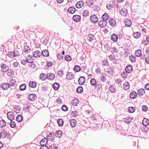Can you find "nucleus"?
<instances>
[{
    "label": "nucleus",
    "instance_id": "1",
    "mask_svg": "<svg viewBox=\"0 0 149 149\" xmlns=\"http://www.w3.org/2000/svg\"><path fill=\"white\" fill-rule=\"evenodd\" d=\"M9 85L11 89H14L16 88L17 86V82L16 81L13 79H11L9 81Z\"/></svg>",
    "mask_w": 149,
    "mask_h": 149
},
{
    "label": "nucleus",
    "instance_id": "2",
    "mask_svg": "<svg viewBox=\"0 0 149 149\" xmlns=\"http://www.w3.org/2000/svg\"><path fill=\"white\" fill-rule=\"evenodd\" d=\"M7 117L8 119L10 121H12L14 118V114L12 111H9L7 113Z\"/></svg>",
    "mask_w": 149,
    "mask_h": 149
},
{
    "label": "nucleus",
    "instance_id": "3",
    "mask_svg": "<svg viewBox=\"0 0 149 149\" xmlns=\"http://www.w3.org/2000/svg\"><path fill=\"white\" fill-rule=\"evenodd\" d=\"M90 20L93 23H96L98 20L97 17L95 15H93L90 17Z\"/></svg>",
    "mask_w": 149,
    "mask_h": 149
},
{
    "label": "nucleus",
    "instance_id": "4",
    "mask_svg": "<svg viewBox=\"0 0 149 149\" xmlns=\"http://www.w3.org/2000/svg\"><path fill=\"white\" fill-rule=\"evenodd\" d=\"M114 69V67L109 66V67L107 69L106 72L109 74H112L113 73Z\"/></svg>",
    "mask_w": 149,
    "mask_h": 149
},
{
    "label": "nucleus",
    "instance_id": "5",
    "mask_svg": "<svg viewBox=\"0 0 149 149\" xmlns=\"http://www.w3.org/2000/svg\"><path fill=\"white\" fill-rule=\"evenodd\" d=\"M36 98L37 96L36 95L33 93L29 94L28 97V98L31 101H34Z\"/></svg>",
    "mask_w": 149,
    "mask_h": 149
},
{
    "label": "nucleus",
    "instance_id": "6",
    "mask_svg": "<svg viewBox=\"0 0 149 149\" xmlns=\"http://www.w3.org/2000/svg\"><path fill=\"white\" fill-rule=\"evenodd\" d=\"M9 87V86L8 83H4L1 85L0 87L3 90H7Z\"/></svg>",
    "mask_w": 149,
    "mask_h": 149
},
{
    "label": "nucleus",
    "instance_id": "7",
    "mask_svg": "<svg viewBox=\"0 0 149 149\" xmlns=\"http://www.w3.org/2000/svg\"><path fill=\"white\" fill-rule=\"evenodd\" d=\"M125 70L126 72L128 73H130L132 70V66L130 65H128L126 66Z\"/></svg>",
    "mask_w": 149,
    "mask_h": 149
},
{
    "label": "nucleus",
    "instance_id": "8",
    "mask_svg": "<svg viewBox=\"0 0 149 149\" xmlns=\"http://www.w3.org/2000/svg\"><path fill=\"white\" fill-rule=\"evenodd\" d=\"M120 13L123 16H126L127 15V11L125 8H123L120 11Z\"/></svg>",
    "mask_w": 149,
    "mask_h": 149
},
{
    "label": "nucleus",
    "instance_id": "9",
    "mask_svg": "<svg viewBox=\"0 0 149 149\" xmlns=\"http://www.w3.org/2000/svg\"><path fill=\"white\" fill-rule=\"evenodd\" d=\"M85 81V78L84 77H79L78 79V82L80 85L83 84Z\"/></svg>",
    "mask_w": 149,
    "mask_h": 149
},
{
    "label": "nucleus",
    "instance_id": "10",
    "mask_svg": "<svg viewBox=\"0 0 149 149\" xmlns=\"http://www.w3.org/2000/svg\"><path fill=\"white\" fill-rule=\"evenodd\" d=\"M47 142V139L45 138H44L41 140L40 142V144L41 146H47L46 144Z\"/></svg>",
    "mask_w": 149,
    "mask_h": 149
},
{
    "label": "nucleus",
    "instance_id": "11",
    "mask_svg": "<svg viewBox=\"0 0 149 149\" xmlns=\"http://www.w3.org/2000/svg\"><path fill=\"white\" fill-rule=\"evenodd\" d=\"M1 130H3L1 132V136H2L3 138H5L7 134V132L5 131L4 129L3 130V128H0Z\"/></svg>",
    "mask_w": 149,
    "mask_h": 149
},
{
    "label": "nucleus",
    "instance_id": "12",
    "mask_svg": "<svg viewBox=\"0 0 149 149\" xmlns=\"http://www.w3.org/2000/svg\"><path fill=\"white\" fill-rule=\"evenodd\" d=\"M70 125L72 127H74L76 126L77 122L74 119H71L70 120Z\"/></svg>",
    "mask_w": 149,
    "mask_h": 149
},
{
    "label": "nucleus",
    "instance_id": "13",
    "mask_svg": "<svg viewBox=\"0 0 149 149\" xmlns=\"http://www.w3.org/2000/svg\"><path fill=\"white\" fill-rule=\"evenodd\" d=\"M84 6V3L82 1L78 2L76 4V7L78 8H81Z\"/></svg>",
    "mask_w": 149,
    "mask_h": 149
},
{
    "label": "nucleus",
    "instance_id": "14",
    "mask_svg": "<svg viewBox=\"0 0 149 149\" xmlns=\"http://www.w3.org/2000/svg\"><path fill=\"white\" fill-rule=\"evenodd\" d=\"M54 135L53 133H50L47 136V139L49 141H52L54 139Z\"/></svg>",
    "mask_w": 149,
    "mask_h": 149
},
{
    "label": "nucleus",
    "instance_id": "15",
    "mask_svg": "<svg viewBox=\"0 0 149 149\" xmlns=\"http://www.w3.org/2000/svg\"><path fill=\"white\" fill-rule=\"evenodd\" d=\"M1 71L3 72H6L8 69V67L4 64H2L1 66Z\"/></svg>",
    "mask_w": 149,
    "mask_h": 149
},
{
    "label": "nucleus",
    "instance_id": "16",
    "mask_svg": "<svg viewBox=\"0 0 149 149\" xmlns=\"http://www.w3.org/2000/svg\"><path fill=\"white\" fill-rule=\"evenodd\" d=\"M40 78L42 80H45L47 78V75L44 73H41L40 75Z\"/></svg>",
    "mask_w": 149,
    "mask_h": 149
},
{
    "label": "nucleus",
    "instance_id": "17",
    "mask_svg": "<svg viewBox=\"0 0 149 149\" xmlns=\"http://www.w3.org/2000/svg\"><path fill=\"white\" fill-rule=\"evenodd\" d=\"M47 79L50 80L54 79L55 77V75L54 74L52 73H50L47 74Z\"/></svg>",
    "mask_w": 149,
    "mask_h": 149
},
{
    "label": "nucleus",
    "instance_id": "18",
    "mask_svg": "<svg viewBox=\"0 0 149 149\" xmlns=\"http://www.w3.org/2000/svg\"><path fill=\"white\" fill-rule=\"evenodd\" d=\"M75 8L73 6L70 7L68 10V11L70 14H73L75 12Z\"/></svg>",
    "mask_w": 149,
    "mask_h": 149
},
{
    "label": "nucleus",
    "instance_id": "19",
    "mask_svg": "<svg viewBox=\"0 0 149 149\" xmlns=\"http://www.w3.org/2000/svg\"><path fill=\"white\" fill-rule=\"evenodd\" d=\"M73 19L75 22H79L81 19L80 16L78 15H74L73 17Z\"/></svg>",
    "mask_w": 149,
    "mask_h": 149
},
{
    "label": "nucleus",
    "instance_id": "20",
    "mask_svg": "<svg viewBox=\"0 0 149 149\" xmlns=\"http://www.w3.org/2000/svg\"><path fill=\"white\" fill-rule=\"evenodd\" d=\"M73 77V74L72 73L70 72H68L67 73L66 75V78L67 79L69 80H70L72 79Z\"/></svg>",
    "mask_w": 149,
    "mask_h": 149
},
{
    "label": "nucleus",
    "instance_id": "21",
    "mask_svg": "<svg viewBox=\"0 0 149 149\" xmlns=\"http://www.w3.org/2000/svg\"><path fill=\"white\" fill-rule=\"evenodd\" d=\"M102 20L106 22L108 20L109 18V17L108 14L106 13H104V14L102 15Z\"/></svg>",
    "mask_w": 149,
    "mask_h": 149
},
{
    "label": "nucleus",
    "instance_id": "22",
    "mask_svg": "<svg viewBox=\"0 0 149 149\" xmlns=\"http://www.w3.org/2000/svg\"><path fill=\"white\" fill-rule=\"evenodd\" d=\"M118 39V36L116 34H113L111 36V39L114 42H116Z\"/></svg>",
    "mask_w": 149,
    "mask_h": 149
},
{
    "label": "nucleus",
    "instance_id": "23",
    "mask_svg": "<svg viewBox=\"0 0 149 149\" xmlns=\"http://www.w3.org/2000/svg\"><path fill=\"white\" fill-rule=\"evenodd\" d=\"M29 86L30 87L34 88L36 87L37 84L35 81H31L29 82Z\"/></svg>",
    "mask_w": 149,
    "mask_h": 149
},
{
    "label": "nucleus",
    "instance_id": "24",
    "mask_svg": "<svg viewBox=\"0 0 149 149\" xmlns=\"http://www.w3.org/2000/svg\"><path fill=\"white\" fill-rule=\"evenodd\" d=\"M125 23L126 26L129 27L131 26L132 22L130 19H126L125 21Z\"/></svg>",
    "mask_w": 149,
    "mask_h": 149
},
{
    "label": "nucleus",
    "instance_id": "25",
    "mask_svg": "<svg viewBox=\"0 0 149 149\" xmlns=\"http://www.w3.org/2000/svg\"><path fill=\"white\" fill-rule=\"evenodd\" d=\"M137 96V93L135 91L132 92L130 94V97L131 99H134L136 98Z\"/></svg>",
    "mask_w": 149,
    "mask_h": 149
},
{
    "label": "nucleus",
    "instance_id": "26",
    "mask_svg": "<svg viewBox=\"0 0 149 149\" xmlns=\"http://www.w3.org/2000/svg\"><path fill=\"white\" fill-rule=\"evenodd\" d=\"M143 124L145 126H147L149 124V120L147 118L143 119L142 121Z\"/></svg>",
    "mask_w": 149,
    "mask_h": 149
},
{
    "label": "nucleus",
    "instance_id": "27",
    "mask_svg": "<svg viewBox=\"0 0 149 149\" xmlns=\"http://www.w3.org/2000/svg\"><path fill=\"white\" fill-rule=\"evenodd\" d=\"M86 3L87 6L91 7L93 5V0H86Z\"/></svg>",
    "mask_w": 149,
    "mask_h": 149
},
{
    "label": "nucleus",
    "instance_id": "28",
    "mask_svg": "<svg viewBox=\"0 0 149 149\" xmlns=\"http://www.w3.org/2000/svg\"><path fill=\"white\" fill-rule=\"evenodd\" d=\"M107 24V22L102 20V21H100L99 22V25L101 28H103Z\"/></svg>",
    "mask_w": 149,
    "mask_h": 149
},
{
    "label": "nucleus",
    "instance_id": "29",
    "mask_svg": "<svg viewBox=\"0 0 149 149\" xmlns=\"http://www.w3.org/2000/svg\"><path fill=\"white\" fill-rule=\"evenodd\" d=\"M33 56L35 57H38L41 56V53L38 51H36L33 53Z\"/></svg>",
    "mask_w": 149,
    "mask_h": 149
},
{
    "label": "nucleus",
    "instance_id": "30",
    "mask_svg": "<svg viewBox=\"0 0 149 149\" xmlns=\"http://www.w3.org/2000/svg\"><path fill=\"white\" fill-rule=\"evenodd\" d=\"M141 33L139 32L134 33L133 35L134 37L136 38H139L141 36Z\"/></svg>",
    "mask_w": 149,
    "mask_h": 149
},
{
    "label": "nucleus",
    "instance_id": "31",
    "mask_svg": "<svg viewBox=\"0 0 149 149\" xmlns=\"http://www.w3.org/2000/svg\"><path fill=\"white\" fill-rule=\"evenodd\" d=\"M30 49L29 47L27 45L24 46V53L26 54L28 53L29 52H30Z\"/></svg>",
    "mask_w": 149,
    "mask_h": 149
},
{
    "label": "nucleus",
    "instance_id": "32",
    "mask_svg": "<svg viewBox=\"0 0 149 149\" xmlns=\"http://www.w3.org/2000/svg\"><path fill=\"white\" fill-rule=\"evenodd\" d=\"M62 132L61 131L58 130L57 131L55 134V136L58 137L60 138L62 136Z\"/></svg>",
    "mask_w": 149,
    "mask_h": 149
},
{
    "label": "nucleus",
    "instance_id": "33",
    "mask_svg": "<svg viewBox=\"0 0 149 149\" xmlns=\"http://www.w3.org/2000/svg\"><path fill=\"white\" fill-rule=\"evenodd\" d=\"M57 122L58 125L60 126H62L64 124L63 120L61 118H59L57 120Z\"/></svg>",
    "mask_w": 149,
    "mask_h": 149
},
{
    "label": "nucleus",
    "instance_id": "34",
    "mask_svg": "<svg viewBox=\"0 0 149 149\" xmlns=\"http://www.w3.org/2000/svg\"><path fill=\"white\" fill-rule=\"evenodd\" d=\"M123 86L124 89L127 90L129 88L130 85L128 82H126L124 84Z\"/></svg>",
    "mask_w": 149,
    "mask_h": 149
},
{
    "label": "nucleus",
    "instance_id": "35",
    "mask_svg": "<svg viewBox=\"0 0 149 149\" xmlns=\"http://www.w3.org/2000/svg\"><path fill=\"white\" fill-rule=\"evenodd\" d=\"M42 54L45 56H47L49 55V53L47 50H43L41 53Z\"/></svg>",
    "mask_w": 149,
    "mask_h": 149
},
{
    "label": "nucleus",
    "instance_id": "36",
    "mask_svg": "<svg viewBox=\"0 0 149 149\" xmlns=\"http://www.w3.org/2000/svg\"><path fill=\"white\" fill-rule=\"evenodd\" d=\"M132 118L130 117H127L125 118V121L127 123H130L132 120Z\"/></svg>",
    "mask_w": 149,
    "mask_h": 149
},
{
    "label": "nucleus",
    "instance_id": "37",
    "mask_svg": "<svg viewBox=\"0 0 149 149\" xmlns=\"http://www.w3.org/2000/svg\"><path fill=\"white\" fill-rule=\"evenodd\" d=\"M59 84L58 83H54L53 85V88L55 90H58L59 87Z\"/></svg>",
    "mask_w": 149,
    "mask_h": 149
},
{
    "label": "nucleus",
    "instance_id": "38",
    "mask_svg": "<svg viewBox=\"0 0 149 149\" xmlns=\"http://www.w3.org/2000/svg\"><path fill=\"white\" fill-rule=\"evenodd\" d=\"M109 90L112 93H114L116 91V89L114 86L111 85L109 86Z\"/></svg>",
    "mask_w": 149,
    "mask_h": 149
},
{
    "label": "nucleus",
    "instance_id": "39",
    "mask_svg": "<svg viewBox=\"0 0 149 149\" xmlns=\"http://www.w3.org/2000/svg\"><path fill=\"white\" fill-rule=\"evenodd\" d=\"M7 74L9 76H10L12 75V74H14V72L13 70L11 69H8V70L7 71Z\"/></svg>",
    "mask_w": 149,
    "mask_h": 149
},
{
    "label": "nucleus",
    "instance_id": "40",
    "mask_svg": "<svg viewBox=\"0 0 149 149\" xmlns=\"http://www.w3.org/2000/svg\"><path fill=\"white\" fill-rule=\"evenodd\" d=\"M109 22V24L112 26L115 25L116 23L115 20L113 19H110Z\"/></svg>",
    "mask_w": 149,
    "mask_h": 149
},
{
    "label": "nucleus",
    "instance_id": "41",
    "mask_svg": "<svg viewBox=\"0 0 149 149\" xmlns=\"http://www.w3.org/2000/svg\"><path fill=\"white\" fill-rule=\"evenodd\" d=\"M83 91V88L81 86H78L77 88L76 92L79 93H81Z\"/></svg>",
    "mask_w": 149,
    "mask_h": 149
},
{
    "label": "nucleus",
    "instance_id": "42",
    "mask_svg": "<svg viewBox=\"0 0 149 149\" xmlns=\"http://www.w3.org/2000/svg\"><path fill=\"white\" fill-rule=\"evenodd\" d=\"M90 83L93 86H95L96 85L97 82L95 79H92L90 80Z\"/></svg>",
    "mask_w": 149,
    "mask_h": 149
},
{
    "label": "nucleus",
    "instance_id": "43",
    "mask_svg": "<svg viewBox=\"0 0 149 149\" xmlns=\"http://www.w3.org/2000/svg\"><path fill=\"white\" fill-rule=\"evenodd\" d=\"M142 132L144 133H147L148 130V129L146 126H144V127L141 128Z\"/></svg>",
    "mask_w": 149,
    "mask_h": 149
},
{
    "label": "nucleus",
    "instance_id": "44",
    "mask_svg": "<svg viewBox=\"0 0 149 149\" xmlns=\"http://www.w3.org/2000/svg\"><path fill=\"white\" fill-rule=\"evenodd\" d=\"M135 109L134 107H129L128 109V111L130 113H133L135 111Z\"/></svg>",
    "mask_w": 149,
    "mask_h": 149
},
{
    "label": "nucleus",
    "instance_id": "45",
    "mask_svg": "<svg viewBox=\"0 0 149 149\" xmlns=\"http://www.w3.org/2000/svg\"><path fill=\"white\" fill-rule=\"evenodd\" d=\"M78 101L77 99L76 98L73 100L71 102V103L73 105L76 106L78 103Z\"/></svg>",
    "mask_w": 149,
    "mask_h": 149
},
{
    "label": "nucleus",
    "instance_id": "46",
    "mask_svg": "<svg viewBox=\"0 0 149 149\" xmlns=\"http://www.w3.org/2000/svg\"><path fill=\"white\" fill-rule=\"evenodd\" d=\"M95 88L98 90H101L102 89V85L100 83L97 82Z\"/></svg>",
    "mask_w": 149,
    "mask_h": 149
},
{
    "label": "nucleus",
    "instance_id": "47",
    "mask_svg": "<svg viewBox=\"0 0 149 149\" xmlns=\"http://www.w3.org/2000/svg\"><path fill=\"white\" fill-rule=\"evenodd\" d=\"M6 124V122L3 120H0V127H3L5 126Z\"/></svg>",
    "mask_w": 149,
    "mask_h": 149
},
{
    "label": "nucleus",
    "instance_id": "48",
    "mask_svg": "<svg viewBox=\"0 0 149 149\" xmlns=\"http://www.w3.org/2000/svg\"><path fill=\"white\" fill-rule=\"evenodd\" d=\"M87 38L90 41H91L94 40V36L93 35L89 34L87 36Z\"/></svg>",
    "mask_w": 149,
    "mask_h": 149
},
{
    "label": "nucleus",
    "instance_id": "49",
    "mask_svg": "<svg viewBox=\"0 0 149 149\" xmlns=\"http://www.w3.org/2000/svg\"><path fill=\"white\" fill-rule=\"evenodd\" d=\"M144 93V90L143 89H140L138 91V93L140 96L143 95Z\"/></svg>",
    "mask_w": 149,
    "mask_h": 149
},
{
    "label": "nucleus",
    "instance_id": "50",
    "mask_svg": "<svg viewBox=\"0 0 149 149\" xmlns=\"http://www.w3.org/2000/svg\"><path fill=\"white\" fill-rule=\"evenodd\" d=\"M22 116L20 115L17 116L16 119L17 121L18 122H21L22 120Z\"/></svg>",
    "mask_w": 149,
    "mask_h": 149
},
{
    "label": "nucleus",
    "instance_id": "51",
    "mask_svg": "<svg viewBox=\"0 0 149 149\" xmlns=\"http://www.w3.org/2000/svg\"><path fill=\"white\" fill-rule=\"evenodd\" d=\"M26 85L25 84H23L19 86V89L21 91H24L26 88Z\"/></svg>",
    "mask_w": 149,
    "mask_h": 149
},
{
    "label": "nucleus",
    "instance_id": "52",
    "mask_svg": "<svg viewBox=\"0 0 149 149\" xmlns=\"http://www.w3.org/2000/svg\"><path fill=\"white\" fill-rule=\"evenodd\" d=\"M141 54V51L139 49L136 51L135 55L137 57L140 56Z\"/></svg>",
    "mask_w": 149,
    "mask_h": 149
},
{
    "label": "nucleus",
    "instance_id": "53",
    "mask_svg": "<svg viewBox=\"0 0 149 149\" xmlns=\"http://www.w3.org/2000/svg\"><path fill=\"white\" fill-rule=\"evenodd\" d=\"M89 14V12L87 10H84L83 12L82 15L83 16L85 17L88 16Z\"/></svg>",
    "mask_w": 149,
    "mask_h": 149
},
{
    "label": "nucleus",
    "instance_id": "54",
    "mask_svg": "<svg viewBox=\"0 0 149 149\" xmlns=\"http://www.w3.org/2000/svg\"><path fill=\"white\" fill-rule=\"evenodd\" d=\"M74 69V71L78 72L80 70L81 68L79 66L76 65L75 66Z\"/></svg>",
    "mask_w": 149,
    "mask_h": 149
},
{
    "label": "nucleus",
    "instance_id": "55",
    "mask_svg": "<svg viewBox=\"0 0 149 149\" xmlns=\"http://www.w3.org/2000/svg\"><path fill=\"white\" fill-rule=\"evenodd\" d=\"M49 149H57L56 145L54 143L49 146Z\"/></svg>",
    "mask_w": 149,
    "mask_h": 149
},
{
    "label": "nucleus",
    "instance_id": "56",
    "mask_svg": "<svg viewBox=\"0 0 149 149\" xmlns=\"http://www.w3.org/2000/svg\"><path fill=\"white\" fill-rule=\"evenodd\" d=\"M65 59L67 61H70L72 60V58L70 55H67L65 56Z\"/></svg>",
    "mask_w": 149,
    "mask_h": 149
},
{
    "label": "nucleus",
    "instance_id": "57",
    "mask_svg": "<svg viewBox=\"0 0 149 149\" xmlns=\"http://www.w3.org/2000/svg\"><path fill=\"white\" fill-rule=\"evenodd\" d=\"M63 71L61 69L57 72V74L59 76L61 77L63 75Z\"/></svg>",
    "mask_w": 149,
    "mask_h": 149
},
{
    "label": "nucleus",
    "instance_id": "58",
    "mask_svg": "<svg viewBox=\"0 0 149 149\" xmlns=\"http://www.w3.org/2000/svg\"><path fill=\"white\" fill-rule=\"evenodd\" d=\"M11 122L10 123V125L11 127L15 128L16 126V124L14 121H11Z\"/></svg>",
    "mask_w": 149,
    "mask_h": 149
},
{
    "label": "nucleus",
    "instance_id": "59",
    "mask_svg": "<svg viewBox=\"0 0 149 149\" xmlns=\"http://www.w3.org/2000/svg\"><path fill=\"white\" fill-rule=\"evenodd\" d=\"M136 58L133 56H130L129 57L130 60L132 62H134L136 61Z\"/></svg>",
    "mask_w": 149,
    "mask_h": 149
},
{
    "label": "nucleus",
    "instance_id": "60",
    "mask_svg": "<svg viewBox=\"0 0 149 149\" xmlns=\"http://www.w3.org/2000/svg\"><path fill=\"white\" fill-rule=\"evenodd\" d=\"M61 109L62 110L64 111H67L68 110V107L65 104H64L63 105Z\"/></svg>",
    "mask_w": 149,
    "mask_h": 149
},
{
    "label": "nucleus",
    "instance_id": "61",
    "mask_svg": "<svg viewBox=\"0 0 149 149\" xmlns=\"http://www.w3.org/2000/svg\"><path fill=\"white\" fill-rule=\"evenodd\" d=\"M127 72H123L121 73V75L122 77L123 78H126L127 76Z\"/></svg>",
    "mask_w": 149,
    "mask_h": 149
},
{
    "label": "nucleus",
    "instance_id": "62",
    "mask_svg": "<svg viewBox=\"0 0 149 149\" xmlns=\"http://www.w3.org/2000/svg\"><path fill=\"white\" fill-rule=\"evenodd\" d=\"M142 111H146L148 110V107L146 105H143L142 107Z\"/></svg>",
    "mask_w": 149,
    "mask_h": 149
},
{
    "label": "nucleus",
    "instance_id": "63",
    "mask_svg": "<svg viewBox=\"0 0 149 149\" xmlns=\"http://www.w3.org/2000/svg\"><path fill=\"white\" fill-rule=\"evenodd\" d=\"M111 52L112 53H117L118 51V50L116 47H113L111 49Z\"/></svg>",
    "mask_w": 149,
    "mask_h": 149
},
{
    "label": "nucleus",
    "instance_id": "64",
    "mask_svg": "<svg viewBox=\"0 0 149 149\" xmlns=\"http://www.w3.org/2000/svg\"><path fill=\"white\" fill-rule=\"evenodd\" d=\"M106 7L108 9L111 10L113 8V5L110 4L108 3L106 5Z\"/></svg>",
    "mask_w": 149,
    "mask_h": 149
}]
</instances>
